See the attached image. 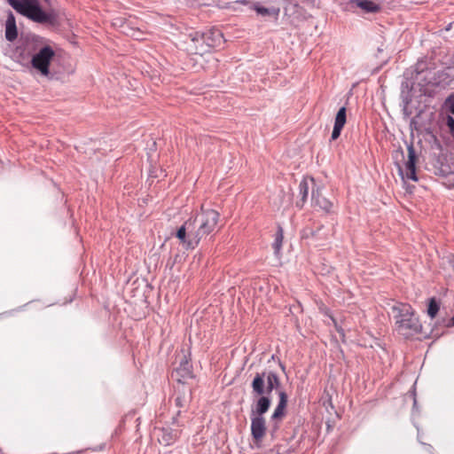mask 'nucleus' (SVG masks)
<instances>
[{
  "mask_svg": "<svg viewBox=\"0 0 454 454\" xmlns=\"http://www.w3.org/2000/svg\"><path fill=\"white\" fill-rule=\"evenodd\" d=\"M253 391L257 395H262L265 392L271 393L273 389H278L280 387V380L278 375L274 372H257L252 381Z\"/></svg>",
  "mask_w": 454,
  "mask_h": 454,
  "instance_id": "nucleus-4",
  "label": "nucleus"
},
{
  "mask_svg": "<svg viewBox=\"0 0 454 454\" xmlns=\"http://www.w3.org/2000/svg\"><path fill=\"white\" fill-rule=\"evenodd\" d=\"M267 427L266 421L263 417L252 416L251 417V435L254 443L260 446L265 434Z\"/></svg>",
  "mask_w": 454,
  "mask_h": 454,
  "instance_id": "nucleus-8",
  "label": "nucleus"
},
{
  "mask_svg": "<svg viewBox=\"0 0 454 454\" xmlns=\"http://www.w3.org/2000/svg\"><path fill=\"white\" fill-rule=\"evenodd\" d=\"M346 112L347 110L346 107L344 106L340 108V110L338 111L335 116L334 126L332 132V140H336L340 136L341 130L347 121Z\"/></svg>",
  "mask_w": 454,
  "mask_h": 454,
  "instance_id": "nucleus-12",
  "label": "nucleus"
},
{
  "mask_svg": "<svg viewBox=\"0 0 454 454\" xmlns=\"http://www.w3.org/2000/svg\"><path fill=\"white\" fill-rule=\"evenodd\" d=\"M309 183L314 185L315 180L312 177H304L299 184V194L301 200L296 202V206L302 207L308 200L309 192Z\"/></svg>",
  "mask_w": 454,
  "mask_h": 454,
  "instance_id": "nucleus-14",
  "label": "nucleus"
},
{
  "mask_svg": "<svg viewBox=\"0 0 454 454\" xmlns=\"http://www.w3.org/2000/svg\"><path fill=\"white\" fill-rule=\"evenodd\" d=\"M283 239H284L283 230L281 227H278V229L276 232V235H275V240L272 244V247H273L276 254L279 253V251L282 247Z\"/></svg>",
  "mask_w": 454,
  "mask_h": 454,
  "instance_id": "nucleus-20",
  "label": "nucleus"
},
{
  "mask_svg": "<svg viewBox=\"0 0 454 454\" xmlns=\"http://www.w3.org/2000/svg\"><path fill=\"white\" fill-rule=\"evenodd\" d=\"M176 238L185 248H195L202 238L206 237L200 231V228L194 217L186 220L184 224L177 230Z\"/></svg>",
  "mask_w": 454,
  "mask_h": 454,
  "instance_id": "nucleus-3",
  "label": "nucleus"
},
{
  "mask_svg": "<svg viewBox=\"0 0 454 454\" xmlns=\"http://www.w3.org/2000/svg\"><path fill=\"white\" fill-rule=\"evenodd\" d=\"M215 34L212 36L208 43H214V47L221 42L222 34L219 31H214Z\"/></svg>",
  "mask_w": 454,
  "mask_h": 454,
  "instance_id": "nucleus-25",
  "label": "nucleus"
},
{
  "mask_svg": "<svg viewBox=\"0 0 454 454\" xmlns=\"http://www.w3.org/2000/svg\"><path fill=\"white\" fill-rule=\"evenodd\" d=\"M312 206L327 214L332 213L333 208V203L323 196L319 188L312 191Z\"/></svg>",
  "mask_w": 454,
  "mask_h": 454,
  "instance_id": "nucleus-10",
  "label": "nucleus"
},
{
  "mask_svg": "<svg viewBox=\"0 0 454 454\" xmlns=\"http://www.w3.org/2000/svg\"><path fill=\"white\" fill-rule=\"evenodd\" d=\"M6 1L18 12L35 22L53 24L56 21V16L43 12L38 5L37 0Z\"/></svg>",
  "mask_w": 454,
  "mask_h": 454,
  "instance_id": "nucleus-2",
  "label": "nucleus"
},
{
  "mask_svg": "<svg viewBox=\"0 0 454 454\" xmlns=\"http://www.w3.org/2000/svg\"><path fill=\"white\" fill-rule=\"evenodd\" d=\"M194 218L200 228V231L203 232L205 236H207L217 228L220 214L213 208H206L204 206H201L200 212L198 213Z\"/></svg>",
  "mask_w": 454,
  "mask_h": 454,
  "instance_id": "nucleus-5",
  "label": "nucleus"
},
{
  "mask_svg": "<svg viewBox=\"0 0 454 454\" xmlns=\"http://www.w3.org/2000/svg\"><path fill=\"white\" fill-rule=\"evenodd\" d=\"M270 406V399L263 395H260L256 402L255 408L252 410V416L263 417Z\"/></svg>",
  "mask_w": 454,
  "mask_h": 454,
  "instance_id": "nucleus-15",
  "label": "nucleus"
},
{
  "mask_svg": "<svg viewBox=\"0 0 454 454\" xmlns=\"http://www.w3.org/2000/svg\"><path fill=\"white\" fill-rule=\"evenodd\" d=\"M18 36L16 21L13 14L10 12L5 23V37L8 41L13 42Z\"/></svg>",
  "mask_w": 454,
  "mask_h": 454,
  "instance_id": "nucleus-16",
  "label": "nucleus"
},
{
  "mask_svg": "<svg viewBox=\"0 0 454 454\" xmlns=\"http://www.w3.org/2000/svg\"><path fill=\"white\" fill-rule=\"evenodd\" d=\"M251 10H254L256 12L258 15L261 16H270L275 15L278 16L279 12V9H269L266 7H263L260 4L259 2H250L248 4Z\"/></svg>",
  "mask_w": 454,
  "mask_h": 454,
  "instance_id": "nucleus-18",
  "label": "nucleus"
},
{
  "mask_svg": "<svg viewBox=\"0 0 454 454\" xmlns=\"http://www.w3.org/2000/svg\"><path fill=\"white\" fill-rule=\"evenodd\" d=\"M279 402L274 410V412L271 416V420L278 422L281 420L286 414V408L287 405V395L285 391H279Z\"/></svg>",
  "mask_w": 454,
  "mask_h": 454,
  "instance_id": "nucleus-13",
  "label": "nucleus"
},
{
  "mask_svg": "<svg viewBox=\"0 0 454 454\" xmlns=\"http://www.w3.org/2000/svg\"><path fill=\"white\" fill-rule=\"evenodd\" d=\"M449 185L454 188V172L447 177Z\"/></svg>",
  "mask_w": 454,
  "mask_h": 454,
  "instance_id": "nucleus-27",
  "label": "nucleus"
},
{
  "mask_svg": "<svg viewBox=\"0 0 454 454\" xmlns=\"http://www.w3.org/2000/svg\"><path fill=\"white\" fill-rule=\"evenodd\" d=\"M35 51V43L30 40H24L19 46H17L15 54L20 63H24L31 60V58Z\"/></svg>",
  "mask_w": 454,
  "mask_h": 454,
  "instance_id": "nucleus-9",
  "label": "nucleus"
},
{
  "mask_svg": "<svg viewBox=\"0 0 454 454\" xmlns=\"http://www.w3.org/2000/svg\"><path fill=\"white\" fill-rule=\"evenodd\" d=\"M161 432V439L160 442L163 443L164 445H169L172 442H174L178 437L180 432L162 428L160 429Z\"/></svg>",
  "mask_w": 454,
  "mask_h": 454,
  "instance_id": "nucleus-19",
  "label": "nucleus"
},
{
  "mask_svg": "<svg viewBox=\"0 0 454 454\" xmlns=\"http://www.w3.org/2000/svg\"><path fill=\"white\" fill-rule=\"evenodd\" d=\"M396 330L399 334L405 338H410L417 334L421 330V325L419 319L414 317L413 309L410 304L399 303L393 307Z\"/></svg>",
  "mask_w": 454,
  "mask_h": 454,
  "instance_id": "nucleus-1",
  "label": "nucleus"
},
{
  "mask_svg": "<svg viewBox=\"0 0 454 454\" xmlns=\"http://www.w3.org/2000/svg\"><path fill=\"white\" fill-rule=\"evenodd\" d=\"M215 32L208 31L207 33L194 32L189 35L191 43L189 44L187 51L192 54L203 55L208 52L213 47L214 43H208V40L215 35Z\"/></svg>",
  "mask_w": 454,
  "mask_h": 454,
  "instance_id": "nucleus-6",
  "label": "nucleus"
},
{
  "mask_svg": "<svg viewBox=\"0 0 454 454\" xmlns=\"http://www.w3.org/2000/svg\"><path fill=\"white\" fill-rule=\"evenodd\" d=\"M55 56V52L51 46L43 47L37 53L31 58V65L42 75L50 74V65Z\"/></svg>",
  "mask_w": 454,
  "mask_h": 454,
  "instance_id": "nucleus-7",
  "label": "nucleus"
},
{
  "mask_svg": "<svg viewBox=\"0 0 454 454\" xmlns=\"http://www.w3.org/2000/svg\"><path fill=\"white\" fill-rule=\"evenodd\" d=\"M443 123L446 126L449 133L454 137V118L450 115H447L443 119Z\"/></svg>",
  "mask_w": 454,
  "mask_h": 454,
  "instance_id": "nucleus-23",
  "label": "nucleus"
},
{
  "mask_svg": "<svg viewBox=\"0 0 454 454\" xmlns=\"http://www.w3.org/2000/svg\"><path fill=\"white\" fill-rule=\"evenodd\" d=\"M175 403L177 407L183 408L186 405V399L184 395H177L175 398Z\"/></svg>",
  "mask_w": 454,
  "mask_h": 454,
  "instance_id": "nucleus-24",
  "label": "nucleus"
},
{
  "mask_svg": "<svg viewBox=\"0 0 454 454\" xmlns=\"http://www.w3.org/2000/svg\"><path fill=\"white\" fill-rule=\"evenodd\" d=\"M447 106L450 112L454 114V93L451 94L447 99Z\"/></svg>",
  "mask_w": 454,
  "mask_h": 454,
  "instance_id": "nucleus-26",
  "label": "nucleus"
},
{
  "mask_svg": "<svg viewBox=\"0 0 454 454\" xmlns=\"http://www.w3.org/2000/svg\"><path fill=\"white\" fill-rule=\"evenodd\" d=\"M249 4H250L249 0H238V1H235L232 3L226 4L223 8L229 9L232 12H239V11H240V9L239 7V4L248 5Z\"/></svg>",
  "mask_w": 454,
  "mask_h": 454,
  "instance_id": "nucleus-22",
  "label": "nucleus"
},
{
  "mask_svg": "<svg viewBox=\"0 0 454 454\" xmlns=\"http://www.w3.org/2000/svg\"><path fill=\"white\" fill-rule=\"evenodd\" d=\"M279 365H280V368L282 369V371L284 372V371H285V369H286L285 365H284V364H282L281 363L279 364Z\"/></svg>",
  "mask_w": 454,
  "mask_h": 454,
  "instance_id": "nucleus-28",
  "label": "nucleus"
},
{
  "mask_svg": "<svg viewBox=\"0 0 454 454\" xmlns=\"http://www.w3.org/2000/svg\"><path fill=\"white\" fill-rule=\"evenodd\" d=\"M357 7L361 8L365 12L376 13L380 11V5L372 0H352Z\"/></svg>",
  "mask_w": 454,
  "mask_h": 454,
  "instance_id": "nucleus-17",
  "label": "nucleus"
},
{
  "mask_svg": "<svg viewBox=\"0 0 454 454\" xmlns=\"http://www.w3.org/2000/svg\"><path fill=\"white\" fill-rule=\"evenodd\" d=\"M407 152L408 159L405 162L406 176L411 180L417 181L418 177L416 176V164L418 161V158L413 145H409L407 148Z\"/></svg>",
  "mask_w": 454,
  "mask_h": 454,
  "instance_id": "nucleus-11",
  "label": "nucleus"
},
{
  "mask_svg": "<svg viewBox=\"0 0 454 454\" xmlns=\"http://www.w3.org/2000/svg\"><path fill=\"white\" fill-rule=\"evenodd\" d=\"M439 309H440V307H439V304L437 303L435 298H431L428 302L427 315L431 318L435 317V316L437 315V313L439 311Z\"/></svg>",
  "mask_w": 454,
  "mask_h": 454,
  "instance_id": "nucleus-21",
  "label": "nucleus"
}]
</instances>
